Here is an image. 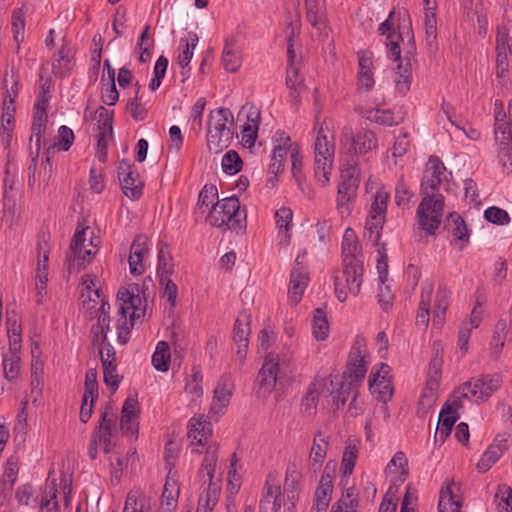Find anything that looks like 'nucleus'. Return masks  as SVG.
<instances>
[{
    "label": "nucleus",
    "instance_id": "43",
    "mask_svg": "<svg viewBox=\"0 0 512 512\" xmlns=\"http://www.w3.org/2000/svg\"><path fill=\"white\" fill-rule=\"evenodd\" d=\"M431 293L432 287H428V289H422L421 300L416 315V325L422 328H426L429 323V301Z\"/></svg>",
    "mask_w": 512,
    "mask_h": 512
},
{
    "label": "nucleus",
    "instance_id": "4",
    "mask_svg": "<svg viewBox=\"0 0 512 512\" xmlns=\"http://www.w3.org/2000/svg\"><path fill=\"white\" fill-rule=\"evenodd\" d=\"M339 147L341 165L358 166V155L376 148L377 137L371 130L361 128L355 133L351 125H346L341 130Z\"/></svg>",
    "mask_w": 512,
    "mask_h": 512
},
{
    "label": "nucleus",
    "instance_id": "18",
    "mask_svg": "<svg viewBox=\"0 0 512 512\" xmlns=\"http://www.w3.org/2000/svg\"><path fill=\"white\" fill-rule=\"evenodd\" d=\"M282 505L280 478L269 476L266 480L264 492L259 505L260 512H278Z\"/></svg>",
    "mask_w": 512,
    "mask_h": 512
},
{
    "label": "nucleus",
    "instance_id": "58",
    "mask_svg": "<svg viewBox=\"0 0 512 512\" xmlns=\"http://www.w3.org/2000/svg\"><path fill=\"white\" fill-rule=\"evenodd\" d=\"M447 291L445 288L439 287L436 293V304L434 307V323L441 324L447 309Z\"/></svg>",
    "mask_w": 512,
    "mask_h": 512
},
{
    "label": "nucleus",
    "instance_id": "27",
    "mask_svg": "<svg viewBox=\"0 0 512 512\" xmlns=\"http://www.w3.org/2000/svg\"><path fill=\"white\" fill-rule=\"evenodd\" d=\"M326 387L324 378L316 377L309 385L308 390L301 402V411L308 415H314L320 399L321 394Z\"/></svg>",
    "mask_w": 512,
    "mask_h": 512
},
{
    "label": "nucleus",
    "instance_id": "34",
    "mask_svg": "<svg viewBox=\"0 0 512 512\" xmlns=\"http://www.w3.org/2000/svg\"><path fill=\"white\" fill-rule=\"evenodd\" d=\"M359 498L358 492L354 487L347 488L333 504L330 512H359Z\"/></svg>",
    "mask_w": 512,
    "mask_h": 512
},
{
    "label": "nucleus",
    "instance_id": "21",
    "mask_svg": "<svg viewBox=\"0 0 512 512\" xmlns=\"http://www.w3.org/2000/svg\"><path fill=\"white\" fill-rule=\"evenodd\" d=\"M291 138L286 135L285 132H277L273 153L271 155V162L269 164V173L277 176L278 173L284 169V162L288 154H290V148L292 147Z\"/></svg>",
    "mask_w": 512,
    "mask_h": 512
},
{
    "label": "nucleus",
    "instance_id": "54",
    "mask_svg": "<svg viewBox=\"0 0 512 512\" xmlns=\"http://www.w3.org/2000/svg\"><path fill=\"white\" fill-rule=\"evenodd\" d=\"M96 120L98 132H104V134L111 136L113 133V112L104 106H100L96 110Z\"/></svg>",
    "mask_w": 512,
    "mask_h": 512
},
{
    "label": "nucleus",
    "instance_id": "57",
    "mask_svg": "<svg viewBox=\"0 0 512 512\" xmlns=\"http://www.w3.org/2000/svg\"><path fill=\"white\" fill-rule=\"evenodd\" d=\"M84 388L85 390L83 396L90 397V402L94 403V400L98 397V382L96 369H89L86 372Z\"/></svg>",
    "mask_w": 512,
    "mask_h": 512
},
{
    "label": "nucleus",
    "instance_id": "50",
    "mask_svg": "<svg viewBox=\"0 0 512 512\" xmlns=\"http://www.w3.org/2000/svg\"><path fill=\"white\" fill-rule=\"evenodd\" d=\"M222 65L227 72L236 73L242 65V57L239 50L222 51Z\"/></svg>",
    "mask_w": 512,
    "mask_h": 512
},
{
    "label": "nucleus",
    "instance_id": "5",
    "mask_svg": "<svg viewBox=\"0 0 512 512\" xmlns=\"http://www.w3.org/2000/svg\"><path fill=\"white\" fill-rule=\"evenodd\" d=\"M217 461L218 446L215 444L209 445L198 471L204 491L199 497L197 512L211 511L218 502L221 491V479L215 476Z\"/></svg>",
    "mask_w": 512,
    "mask_h": 512
},
{
    "label": "nucleus",
    "instance_id": "55",
    "mask_svg": "<svg viewBox=\"0 0 512 512\" xmlns=\"http://www.w3.org/2000/svg\"><path fill=\"white\" fill-rule=\"evenodd\" d=\"M385 222L384 216L369 213L366 220L365 229L369 232V238L377 243L381 236V230Z\"/></svg>",
    "mask_w": 512,
    "mask_h": 512
},
{
    "label": "nucleus",
    "instance_id": "6",
    "mask_svg": "<svg viewBox=\"0 0 512 512\" xmlns=\"http://www.w3.org/2000/svg\"><path fill=\"white\" fill-rule=\"evenodd\" d=\"M501 384L502 377L498 373L474 377L454 391L453 404L462 407L461 399L485 401L501 387Z\"/></svg>",
    "mask_w": 512,
    "mask_h": 512
},
{
    "label": "nucleus",
    "instance_id": "29",
    "mask_svg": "<svg viewBox=\"0 0 512 512\" xmlns=\"http://www.w3.org/2000/svg\"><path fill=\"white\" fill-rule=\"evenodd\" d=\"M148 254L145 239L142 236H137L130 249L129 255V268L130 273L140 275L144 272L145 267L143 264L144 257Z\"/></svg>",
    "mask_w": 512,
    "mask_h": 512
},
{
    "label": "nucleus",
    "instance_id": "46",
    "mask_svg": "<svg viewBox=\"0 0 512 512\" xmlns=\"http://www.w3.org/2000/svg\"><path fill=\"white\" fill-rule=\"evenodd\" d=\"M498 512H512V487L501 484L494 497Z\"/></svg>",
    "mask_w": 512,
    "mask_h": 512
},
{
    "label": "nucleus",
    "instance_id": "15",
    "mask_svg": "<svg viewBox=\"0 0 512 512\" xmlns=\"http://www.w3.org/2000/svg\"><path fill=\"white\" fill-rule=\"evenodd\" d=\"M118 177L123 193L128 198L137 200L141 197L144 183L133 164L122 160L118 167Z\"/></svg>",
    "mask_w": 512,
    "mask_h": 512
},
{
    "label": "nucleus",
    "instance_id": "52",
    "mask_svg": "<svg viewBox=\"0 0 512 512\" xmlns=\"http://www.w3.org/2000/svg\"><path fill=\"white\" fill-rule=\"evenodd\" d=\"M242 163L239 154L234 150H229L224 154L221 166L226 174L234 175L241 170Z\"/></svg>",
    "mask_w": 512,
    "mask_h": 512
},
{
    "label": "nucleus",
    "instance_id": "37",
    "mask_svg": "<svg viewBox=\"0 0 512 512\" xmlns=\"http://www.w3.org/2000/svg\"><path fill=\"white\" fill-rule=\"evenodd\" d=\"M6 328L9 337V346L14 348L22 343V325L20 318L15 311H7Z\"/></svg>",
    "mask_w": 512,
    "mask_h": 512
},
{
    "label": "nucleus",
    "instance_id": "8",
    "mask_svg": "<svg viewBox=\"0 0 512 512\" xmlns=\"http://www.w3.org/2000/svg\"><path fill=\"white\" fill-rule=\"evenodd\" d=\"M245 214L240 211V202L236 196L227 197L221 201L217 200L213 204L207 215V221L213 227L221 228L227 226L228 229H241L242 219Z\"/></svg>",
    "mask_w": 512,
    "mask_h": 512
},
{
    "label": "nucleus",
    "instance_id": "62",
    "mask_svg": "<svg viewBox=\"0 0 512 512\" xmlns=\"http://www.w3.org/2000/svg\"><path fill=\"white\" fill-rule=\"evenodd\" d=\"M144 499L139 490H132L128 493L123 512H143Z\"/></svg>",
    "mask_w": 512,
    "mask_h": 512
},
{
    "label": "nucleus",
    "instance_id": "2",
    "mask_svg": "<svg viewBox=\"0 0 512 512\" xmlns=\"http://www.w3.org/2000/svg\"><path fill=\"white\" fill-rule=\"evenodd\" d=\"M398 33L397 40L404 45V58L398 60L397 78L395 80V88L401 95H406L410 90L412 82L413 64L417 62L416 59V43L414 33L412 30L411 20L407 12L403 15L399 13Z\"/></svg>",
    "mask_w": 512,
    "mask_h": 512
},
{
    "label": "nucleus",
    "instance_id": "32",
    "mask_svg": "<svg viewBox=\"0 0 512 512\" xmlns=\"http://www.w3.org/2000/svg\"><path fill=\"white\" fill-rule=\"evenodd\" d=\"M445 229L454 240L463 243L469 242L470 234L463 218L456 212L450 213L447 217Z\"/></svg>",
    "mask_w": 512,
    "mask_h": 512
},
{
    "label": "nucleus",
    "instance_id": "35",
    "mask_svg": "<svg viewBox=\"0 0 512 512\" xmlns=\"http://www.w3.org/2000/svg\"><path fill=\"white\" fill-rule=\"evenodd\" d=\"M359 114L363 118L380 125L393 126L400 123V119H395L394 113L389 109H360Z\"/></svg>",
    "mask_w": 512,
    "mask_h": 512
},
{
    "label": "nucleus",
    "instance_id": "24",
    "mask_svg": "<svg viewBox=\"0 0 512 512\" xmlns=\"http://www.w3.org/2000/svg\"><path fill=\"white\" fill-rule=\"evenodd\" d=\"M309 283V275L306 266L292 268L288 288V299L292 305H297Z\"/></svg>",
    "mask_w": 512,
    "mask_h": 512
},
{
    "label": "nucleus",
    "instance_id": "33",
    "mask_svg": "<svg viewBox=\"0 0 512 512\" xmlns=\"http://www.w3.org/2000/svg\"><path fill=\"white\" fill-rule=\"evenodd\" d=\"M199 38L195 32L188 33V39H181L180 44L184 46L182 52L178 55V64L181 66L183 71L181 74L183 75V81L189 77V71L185 69L188 67L194 53V49L198 44Z\"/></svg>",
    "mask_w": 512,
    "mask_h": 512
},
{
    "label": "nucleus",
    "instance_id": "30",
    "mask_svg": "<svg viewBox=\"0 0 512 512\" xmlns=\"http://www.w3.org/2000/svg\"><path fill=\"white\" fill-rule=\"evenodd\" d=\"M20 361L21 345H17L15 349L9 346L8 352L3 355V370L7 380L14 381L19 377Z\"/></svg>",
    "mask_w": 512,
    "mask_h": 512
},
{
    "label": "nucleus",
    "instance_id": "16",
    "mask_svg": "<svg viewBox=\"0 0 512 512\" xmlns=\"http://www.w3.org/2000/svg\"><path fill=\"white\" fill-rule=\"evenodd\" d=\"M511 435L508 433L498 434L488 446L477 463L480 473L487 472L511 446Z\"/></svg>",
    "mask_w": 512,
    "mask_h": 512
},
{
    "label": "nucleus",
    "instance_id": "26",
    "mask_svg": "<svg viewBox=\"0 0 512 512\" xmlns=\"http://www.w3.org/2000/svg\"><path fill=\"white\" fill-rule=\"evenodd\" d=\"M328 447V439L323 437L322 432L318 430L314 435L308 458V468L313 473H316L320 470L326 458Z\"/></svg>",
    "mask_w": 512,
    "mask_h": 512
},
{
    "label": "nucleus",
    "instance_id": "14",
    "mask_svg": "<svg viewBox=\"0 0 512 512\" xmlns=\"http://www.w3.org/2000/svg\"><path fill=\"white\" fill-rule=\"evenodd\" d=\"M285 361L276 353H269L258 373L257 381L260 389L264 392H271L278 380L287 376L284 368Z\"/></svg>",
    "mask_w": 512,
    "mask_h": 512
},
{
    "label": "nucleus",
    "instance_id": "23",
    "mask_svg": "<svg viewBox=\"0 0 512 512\" xmlns=\"http://www.w3.org/2000/svg\"><path fill=\"white\" fill-rule=\"evenodd\" d=\"M212 436V425L204 415L194 416L188 424L191 446H205Z\"/></svg>",
    "mask_w": 512,
    "mask_h": 512
},
{
    "label": "nucleus",
    "instance_id": "17",
    "mask_svg": "<svg viewBox=\"0 0 512 512\" xmlns=\"http://www.w3.org/2000/svg\"><path fill=\"white\" fill-rule=\"evenodd\" d=\"M494 138L498 145V157L504 167H512V123L502 122L494 125Z\"/></svg>",
    "mask_w": 512,
    "mask_h": 512
},
{
    "label": "nucleus",
    "instance_id": "10",
    "mask_svg": "<svg viewBox=\"0 0 512 512\" xmlns=\"http://www.w3.org/2000/svg\"><path fill=\"white\" fill-rule=\"evenodd\" d=\"M364 275V265L343 264L342 271L334 276L335 294L340 302H344L348 295L357 296L360 293Z\"/></svg>",
    "mask_w": 512,
    "mask_h": 512
},
{
    "label": "nucleus",
    "instance_id": "48",
    "mask_svg": "<svg viewBox=\"0 0 512 512\" xmlns=\"http://www.w3.org/2000/svg\"><path fill=\"white\" fill-rule=\"evenodd\" d=\"M41 512H59V505L57 501V489L54 483L46 486L44 495L40 503Z\"/></svg>",
    "mask_w": 512,
    "mask_h": 512
},
{
    "label": "nucleus",
    "instance_id": "49",
    "mask_svg": "<svg viewBox=\"0 0 512 512\" xmlns=\"http://www.w3.org/2000/svg\"><path fill=\"white\" fill-rule=\"evenodd\" d=\"M333 485L319 483L315 492V509L317 512H325L331 500Z\"/></svg>",
    "mask_w": 512,
    "mask_h": 512
},
{
    "label": "nucleus",
    "instance_id": "28",
    "mask_svg": "<svg viewBox=\"0 0 512 512\" xmlns=\"http://www.w3.org/2000/svg\"><path fill=\"white\" fill-rule=\"evenodd\" d=\"M139 413V403L136 398L128 397L122 407L120 429L124 434L135 435L138 432L137 424L133 421Z\"/></svg>",
    "mask_w": 512,
    "mask_h": 512
},
{
    "label": "nucleus",
    "instance_id": "59",
    "mask_svg": "<svg viewBox=\"0 0 512 512\" xmlns=\"http://www.w3.org/2000/svg\"><path fill=\"white\" fill-rule=\"evenodd\" d=\"M484 216L487 221L497 225H506L511 220L506 210L496 206L487 208L484 212Z\"/></svg>",
    "mask_w": 512,
    "mask_h": 512
},
{
    "label": "nucleus",
    "instance_id": "45",
    "mask_svg": "<svg viewBox=\"0 0 512 512\" xmlns=\"http://www.w3.org/2000/svg\"><path fill=\"white\" fill-rule=\"evenodd\" d=\"M425 19V41L431 51L437 49V21L434 12H429L430 8H426Z\"/></svg>",
    "mask_w": 512,
    "mask_h": 512
},
{
    "label": "nucleus",
    "instance_id": "61",
    "mask_svg": "<svg viewBox=\"0 0 512 512\" xmlns=\"http://www.w3.org/2000/svg\"><path fill=\"white\" fill-rule=\"evenodd\" d=\"M439 361L437 359H433L430 362V370L431 374L426 381L425 388L423 391L430 392L432 394H436L438 396L439 389V381H440V372L438 369Z\"/></svg>",
    "mask_w": 512,
    "mask_h": 512
},
{
    "label": "nucleus",
    "instance_id": "7",
    "mask_svg": "<svg viewBox=\"0 0 512 512\" xmlns=\"http://www.w3.org/2000/svg\"><path fill=\"white\" fill-rule=\"evenodd\" d=\"M233 123V114L228 108L220 107L210 112L207 129V147L212 153L227 148L233 138L228 123Z\"/></svg>",
    "mask_w": 512,
    "mask_h": 512
},
{
    "label": "nucleus",
    "instance_id": "36",
    "mask_svg": "<svg viewBox=\"0 0 512 512\" xmlns=\"http://www.w3.org/2000/svg\"><path fill=\"white\" fill-rule=\"evenodd\" d=\"M369 390L376 399L380 402H388L393 395V388L389 379L379 380V375L376 374L375 378L369 379Z\"/></svg>",
    "mask_w": 512,
    "mask_h": 512
},
{
    "label": "nucleus",
    "instance_id": "12",
    "mask_svg": "<svg viewBox=\"0 0 512 512\" xmlns=\"http://www.w3.org/2000/svg\"><path fill=\"white\" fill-rule=\"evenodd\" d=\"M314 174L318 182L325 186L329 182L331 174L334 146L330 144L328 138L321 128L318 131L314 144Z\"/></svg>",
    "mask_w": 512,
    "mask_h": 512
},
{
    "label": "nucleus",
    "instance_id": "41",
    "mask_svg": "<svg viewBox=\"0 0 512 512\" xmlns=\"http://www.w3.org/2000/svg\"><path fill=\"white\" fill-rule=\"evenodd\" d=\"M299 479L300 473L297 470V466L294 463L289 464L286 470L284 492L287 495V499L292 501V506L294 505L293 500L296 498Z\"/></svg>",
    "mask_w": 512,
    "mask_h": 512
},
{
    "label": "nucleus",
    "instance_id": "13",
    "mask_svg": "<svg viewBox=\"0 0 512 512\" xmlns=\"http://www.w3.org/2000/svg\"><path fill=\"white\" fill-rule=\"evenodd\" d=\"M117 301L120 315L132 320L144 316L147 300L140 296V288L137 284L129 285L128 288H121L117 294Z\"/></svg>",
    "mask_w": 512,
    "mask_h": 512
},
{
    "label": "nucleus",
    "instance_id": "25",
    "mask_svg": "<svg viewBox=\"0 0 512 512\" xmlns=\"http://www.w3.org/2000/svg\"><path fill=\"white\" fill-rule=\"evenodd\" d=\"M460 407H456L453 404V398L451 403H447L441 410L438 424L435 432V440L444 443L446 438L450 435L454 423L459 418L457 410Z\"/></svg>",
    "mask_w": 512,
    "mask_h": 512
},
{
    "label": "nucleus",
    "instance_id": "20",
    "mask_svg": "<svg viewBox=\"0 0 512 512\" xmlns=\"http://www.w3.org/2000/svg\"><path fill=\"white\" fill-rule=\"evenodd\" d=\"M342 264L364 265L362 247L358 241L355 231L347 228L342 239Z\"/></svg>",
    "mask_w": 512,
    "mask_h": 512
},
{
    "label": "nucleus",
    "instance_id": "39",
    "mask_svg": "<svg viewBox=\"0 0 512 512\" xmlns=\"http://www.w3.org/2000/svg\"><path fill=\"white\" fill-rule=\"evenodd\" d=\"M166 248V245H163L158 252L157 275L159 283H163V280H167L174 272L172 257L169 255V252L165 251Z\"/></svg>",
    "mask_w": 512,
    "mask_h": 512
},
{
    "label": "nucleus",
    "instance_id": "11",
    "mask_svg": "<svg viewBox=\"0 0 512 512\" xmlns=\"http://www.w3.org/2000/svg\"><path fill=\"white\" fill-rule=\"evenodd\" d=\"M360 183L358 166L341 165V182L338 186L337 208L340 213L348 215L355 201Z\"/></svg>",
    "mask_w": 512,
    "mask_h": 512
},
{
    "label": "nucleus",
    "instance_id": "56",
    "mask_svg": "<svg viewBox=\"0 0 512 512\" xmlns=\"http://www.w3.org/2000/svg\"><path fill=\"white\" fill-rule=\"evenodd\" d=\"M505 329H506V322L503 320L498 321V323L496 324V327H495V331H494L491 343H490L492 353L496 356H498L501 353V351L504 347V343H505L504 331H505Z\"/></svg>",
    "mask_w": 512,
    "mask_h": 512
},
{
    "label": "nucleus",
    "instance_id": "60",
    "mask_svg": "<svg viewBox=\"0 0 512 512\" xmlns=\"http://www.w3.org/2000/svg\"><path fill=\"white\" fill-rule=\"evenodd\" d=\"M230 396L231 391L227 389L226 386L218 385L214 390L211 410L216 411L217 413L222 411V409L229 403Z\"/></svg>",
    "mask_w": 512,
    "mask_h": 512
},
{
    "label": "nucleus",
    "instance_id": "38",
    "mask_svg": "<svg viewBox=\"0 0 512 512\" xmlns=\"http://www.w3.org/2000/svg\"><path fill=\"white\" fill-rule=\"evenodd\" d=\"M170 347L166 341L158 342L152 355V365L157 371L166 372L170 366Z\"/></svg>",
    "mask_w": 512,
    "mask_h": 512
},
{
    "label": "nucleus",
    "instance_id": "63",
    "mask_svg": "<svg viewBox=\"0 0 512 512\" xmlns=\"http://www.w3.org/2000/svg\"><path fill=\"white\" fill-rule=\"evenodd\" d=\"M134 321L135 320H132L129 317L120 315V319L117 324V340L120 344L125 345L129 341Z\"/></svg>",
    "mask_w": 512,
    "mask_h": 512
},
{
    "label": "nucleus",
    "instance_id": "22",
    "mask_svg": "<svg viewBox=\"0 0 512 512\" xmlns=\"http://www.w3.org/2000/svg\"><path fill=\"white\" fill-rule=\"evenodd\" d=\"M242 115L246 118L241 129L242 142L248 147H252L257 139L260 124V111L253 105H245L239 112L238 117H241Z\"/></svg>",
    "mask_w": 512,
    "mask_h": 512
},
{
    "label": "nucleus",
    "instance_id": "42",
    "mask_svg": "<svg viewBox=\"0 0 512 512\" xmlns=\"http://www.w3.org/2000/svg\"><path fill=\"white\" fill-rule=\"evenodd\" d=\"M358 452V443L356 441H349L345 447L341 462L344 475L352 474L358 457Z\"/></svg>",
    "mask_w": 512,
    "mask_h": 512
},
{
    "label": "nucleus",
    "instance_id": "31",
    "mask_svg": "<svg viewBox=\"0 0 512 512\" xmlns=\"http://www.w3.org/2000/svg\"><path fill=\"white\" fill-rule=\"evenodd\" d=\"M395 12L391 11L387 17V19L382 22L378 28V31L381 35H386V46L388 49V56L392 60H399L400 59V45L399 41L397 40V35L394 32H391L392 29V23L391 20L394 17Z\"/></svg>",
    "mask_w": 512,
    "mask_h": 512
},
{
    "label": "nucleus",
    "instance_id": "44",
    "mask_svg": "<svg viewBox=\"0 0 512 512\" xmlns=\"http://www.w3.org/2000/svg\"><path fill=\"white\" fill-rule=\"evenodd\" d=\"M286 85L294 98L298 97L304 90L303 79L299 76V68L296 65H288L286 71Z\"/></svg>",
    "mask_w": 512,
    "mask_h": 512
},
{
    "label": "nucleus",
    "instance_id": "51",
    "mask_svg": "<svg viewBox=\"0 0 512 512\" xmlns=\"http://www.w3.org/2000/svg\"><path fill=\"white\" fill-rule=\"evenodd\" d=\"M217 199V187L215 185L206 184L199 193L197 204L199 209L202 210V212L204 213L205 210H203V208L205 207L209 211L210 208H212L213 204H216Z\"/></svg>",
    "mask_w": 512,
    "mask_h": 512
},
{
    "label": "nucleus",
    "instance_id": "1",
    "mask_svg": "<svg viewBox=\"0 0 512 512\" xmlns=\"http://www.w3.org/2000/svg\"><path fill=\"white\" fill-rule=\"evenodd\" d=\"M446 168L443 162L435 156H431L426 164L421 180L422 200L417 208V229L415 235L421 236V232L434 235L443 216L444 197L441 194L434 195L442 183V176Z\"/></svg>",
    "mask_w": 512,
    "mask_h": 512
},
{
    "label": "nucleus",
    "instance_id": "9",
    "mask_svg": "<svg viewBox=\"0 0 512 512\" xmlns=\"http://www.w3.org/2000/svg\"><path fill=\"white\" fill-rule=\"evenodd\" d=\"M89 227H83L78 224L72 242L70 244L69 252L66 256L68 269L71 272L77 262L78 270L85 268L86 265L91 263L93 257L97 253L98 244L95 243L94 238H90L89 243L86 244V232Z\"/></svg>",
    "mask_w": 512,
    "mask_h": 512
},
{
    "label": "nucleus",
    "instance_id": "47",
    "mask_svg": "<svg viewBox=\"0 0 512 512\" xmlns=\"http://www.w3.org/2000/svg\"><path fill=\"white\" fill-rule=\"evenodd\" d=\"M47 125V115L34 113L32 126H31V136L30 143L35 141V149H37V153H40L41 148V135L45 132Z\"/></svg>",
    "mask_w": 512,
    "mask_h": 512
},
{
    "label": "nucleus",
    "instance_id": "64",
    "mask_svg": "<svg viewBox=\"0 0 512 512\" xmlns=\"http://www.w3.org/2000/svg\"><path fill=\"white\" fill-rule=\"evenodd\" d=\"M438 396L436 394L428 393L423 391L419 401H418V407H417V416L419 418H424L426 415L430 412V410L434 407Z\"/></svg>",
    "mask_w": 512,
    "mask_h": 512
},
{
    "label": "nucleus",
    "instance_id": "40",
    "mask_svg": "<svg viewBox=\"0 0 512 512\" xmlns=\"http://www.w3.org/2000/svg\"><path fill=\"white\" fill-rule=\"evenodd\" d=\"M312 333L318 341L325 340L329 335V323L325 312L320 308H317L314 312Z\"/></svg>",
    "mask_w": 512,
    "mask_h": 512
},
{
    "label": "nucleus",
    "instance_id": "53",
    "mask_svg": "<svg viewBox=\"0 0 512 512\" xmlns=\"http://www.w3.org/2000/svg\"><path fill=\"white\" fill-rule=\"evenodd\" d=\"M389 197L390 193L384 187L378 189L374 195V200L371 204L369 213L385 217Z\"/></svg>",
    "mask_w": 512,
    "mask_h": 512
},
{
    "label": "nucleus",
    "instance_id": "3",
    "mask_svg": "<svg viewBox=\"0 0 512 512\" xmlns=\"http://www.w3.org/2000/svg\"><path fill=\"white\" fill-rule=\"evenodd\" d=\"M369 357L365 340L356 337L350 349L346 368L339 383L338 394L342 405L345 404L346 395L353 392L362 382L367 373Z\"/></svg>",
    "mask_w": 512,
    "mask_h": 512
},
{
    "label": "nucleus",
    "instance_id": "19",
    "mask_svg": "<svg viewBox=\"0 0 512 512\" xmlns=\"http://www.w3.org/2000/svg\"><path fill=\"white\" fill-rule=\"evenodd\" d=\"M250 321L251 316L246 311H241L235 320L233 329V340L237 345L236 355L241 363L246 357L249 344Z\"/></svg>",
    "mask_w": 512,
    "mask_h": 512
}]
</instances>
